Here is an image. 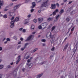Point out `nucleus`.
<instances>
[{"label": "nucleus", "mask_w": 78, "mask_h": 78, "mask_svg": "<svg viewBox=\"0 0 78 78\" xmlns=\"http://www.w3.org/2000/svg\"><path fill=\"white\" fill-rule=\"evenodd\" d=\"M48 1H49V0H47L46 2H43V4L41 5V7L43 6L45 7V6H47V3L48 2Z\"/></svg>", "instance_id": "nucleus-1"}, {"label": "nucleus", "mask_w": 78, "mask_h": 78, "mask_svg": "<svg viewBox=\"0 0 78 78\" xmlns=\"http://www.w3.org/2000/svg\"><path fill=\"white\" fill-rule=\"evenodd\" d=\"M34 37V35H31L29 37L27 38V39L26 40V41H28V40H30V39H32Z\"/></svg>", "instance_id": "nucleus-2"}, {"label": "nucleus", "mask_w": 78, "mask_h": 78, "mask_svg": "<svg viewBox=\"0 0 78 78\" xmlns=\"http://www.w3.org/2000/svg\"><path fill=\"white\" fill-rule=\"evenodd\" d=\"M30 22V19H27L25 20L24 21V24H27V23H28Z\"/></svg>", "instance_id": "nucleus-3"}, {"label": "nucleus", "mask_w": 78, "mask_h": 78, "mask_svg": "<svg viewBox=\"0 0 78 78\" xmlns=\"http://www.w3.org/2000/svg\"><path fill=\"white\" fill-rule=\"evenodd\" d=\"M11 25L10 27L11 28H13L14 27V21H12L11 22Z\"/></svg>", "instance_id": "nucleus-4"}, {"label": "nucleus", "mask_w": 78, "mask_h": 78, "mask_svg": "<svg viewBox=\"0 0 78 78\" xmlns=\"http://www.w3.org/2000/svg\"><path fill=\"white\" fill-rule=\"evenodd\" d=\"M20 6V5H16V6H15L14 7L13 10L14 11H15L16 9H17V8H19V7Z\"/></svg>", "instance_id": "nucleus-5"}, {"label": "nucleus", "mask_w": 78, "mask_h": 78, "mask_svg": "<svg viewBox=\"0 0 78 78\" xmlns=\"http://www.w3.org/2000/svg\"><path fill=\"white\" fill-rule=\"evenodd\" d=\"M51 8L52 9H55L56 8V4H52L51 5Z\"/></svg>", "instance_id": "nucleus-6"}, {"label": "nucleus", "mask_w": 78, "mask_h": 78, "mask_svg": "<svg viewBox=\"0 0 78 78\" xmlns=\"http://www.w3.org/2000/svg\"><path fill=\"white\" fill-rule=\"evenodd\" d=\"M64 12V9H62L61 10L60 12H59L60 15H59V16H61L62 14Z\"/></svg>", "instance_id": "nucleus-7"}, {"label": "nucleus", "mask_w": 78, "mask_h": 78, "mask_svg": "<svg viewBox=\"0 0 78 78\" xmlns=\"http://www.w3.org/2000/svg\"><path fill=\"white\" fill-rule=\"evenodd\" d=\"M18 59L16 61V64H18V63H19V61H20V56L19 55L18 57Z\"/></svg>", "instance_id": "nucleus-8"}, {"label": "nucleus", "mask_w": 78, "mask_h": 78, "mask_svg": "<svg viewBox=\"0 0 78 78\" xmlns=\"http://www.w3.org/2000/svg\"><path fill=\"white\" fill-rule=\"evenodd\" d=\"M38 20L39 21V23H41L43 20V18H40L38 19Z\"/></svg>", "instance_id": "nucleus-9"}, {"label": "nucleus", "mask_w": 78, "mask_h": 78, "mask_svg": "<svg viewBox=\"0 0 78 78\" xmlns=\"http://www.w3.org/2000/svg\"><path fill=\"white\" fill-rule=\"evenodd\" d=\"M3 1H0V9H1V6L3 5Z\"/></svg>", "instance_id": "nucleus-10"}, {"label": "nucleus", "mask_w": 78, "mask_h": 78, "mask_svg": "<svg viewBox=\"0 0 78 78\" xmlns=\"http://www.w3.org/2000/svg\"><path fill=\"white\" fill-rule=\"evenodd\" d=\"M58 12V9H57L55 10V11H54L53 12V15H54V16H55V15H56V12Z\"/></svg>", "instance_id": "nucleus-11"}, {"label": "nucleus", "mask_w": 78, "mask_h": 78, "mask_svg": "<svg viewBox=\"0 0 78 78\" xmlns=\"http://www.w3.org/2000/svg\"><path fill=\"white\" fill-rule=\"evenodd\" d=\"M69 46V44L67 43L66 45L65 46L64 49L63 50H66L67 48L68 47V46Z\"/></svg>", "instance_id": "nucleus-12"}, {"label": "nucleus", "mask_w": 78, "mask_h": 78, "mask_svg": "<svg viewBox=\"0 0 78 78\" xmlns=\"http://www.w3.org/2000/svg\"><path fill=\"white\" fill-rule=\"evenodd\" d=\"M19 17H16V19H15V20H13L14 22L15 21V22H18V21H19Z\"/></svg>", "instance_id": "nucleus-13"}, {"label": "nucleus", "mask_w": 78, "mask_h": 78, "mask_svg": "<svg viewBox=\"0 0 78 78\" xmlns=\"http://www.w3.org/2000/svg\"><path fill=\"white\" fill-rule=\"evenodd\" d=\"M28 45V43H27L26 44H25V45L24 46V48H21V50L22 51H23V50L24 49H25V47H26V46H27V45Z\"/></svg>", "instance_id": "nucleus-14"}, {"label": "nucleus", "mask_w": 78, "mask_h": 78, "mask_svg": "<svg viewBox=\"0 0 78 78\" xmlns=\"http://www.w3.org/2000/svg\"><path fill=\"white\" fill-rule=\"evenodd\" d=\"M36 6V4L35 2H33L32 3V6H31V8H33Z\"/></svg>", "instance_id": "nucleus-15"}, {"label": "nucleus", "mask_w": 78, "mask_h": 78, "mask_svg": "<svg viewBox=\"0 0 78 78\" xmlns=\"http://www.w3.org/2000/svg\"><path fill=\"white\" fill-rule=\"evenodd\" d=\"M41 25L43 27H46L47 25V23H44L42 24Z\"/></svg>", "instance_id": "nucleus-16"}, {"label": "nucleus", "mask_w": 78, "mask_h": 78, "mask_svg": "<svg viewBox=\"0 0 78 78\" xmlns=\"http://www.w3.org/2000/svg\"><path fill=\"white\" fill-rule=\"evenodd\" d=\"M9 14L10 16H14V14H15V13H14L12 12H9Z\"/></svg>", "instance_id": "nucleus-17"}, {"label": "nucleus", "mask_w": 78, "mask_h": 78, "mask_svg": "<svg viewBox=\"0 0 78 78\" xmlns=\"http://www.w3.org/2000/svg\"><path fill=\"white\" fill-rule=\"evenodd\" d=\"M31 30H33L34 29V26L33 25H31Z\"/></svg>", "instance_id": "nucleus-18"}, {"label": "nucleus", "mask_w": 78, "mask_h": 78, "mask_svg": "<svg viewBox=\"0 0 78 78\" xmlns=\"http://www.w3.org/2000/svg\"><path fill=\"white\" fill-rule=\"evenodd\" d=\"M53 20V18H48L47 19V20H48V21H51V20Z\"/></svg>", "instance_id": "nucleus-19"}, {"label": "nucleus", "mask_w": 78, "mask_h": 78, "mask_svg": "<svg viewBox=\"0 0 78 78\" xmlns=\"http://www.w3.org/2000/svg\"><path fill=\"white\" fill-rule=\"evenodd\" d=\"M43 75V74L42 73V74H41L39 75L38 76H37V78H40V77H41V76H42Z\"/></svg>", "instance_id": "nucleus-20"}, {"label": "nucleus", "mask_w": 78, "mask_h": 78, "mask_svg": "<svg viewBox=\"0 0 78 78\" xmlns=\"http://www.w3.org/2000/svg\"><path fill=\"white\" fill-rule=\"evenodd\" d=\"M77 49V47H75L74 48V52L75 53V51H76V50Z\"/></svg>", "instance_id": "nucleus-21"}, {"label": "nucleus", "mask_w": 78, "mask_h": 78, "mask_svg": "<svg viewBox=\"0 0 78 78\" xmlns=\"http://www.w3.org/2000/svg\"><path fill=\"white\" fill-rule=\"evenodd\" d=\"M55 28H56V27H55V26H53L52 27V30H51V32H52L53 31V30H55Z\"/></svg>", "instance_id": "nucleus-22"}, {"label": "nucleus", "mask_w": 78, "mask_h": 78, "mask_svg": "<svg viewBox=\"0 0 78 78\" xmlns=\"http://www.w3.org/2000/svg\"><path fill=\"white\" fill-rule=\"evenodd\" d=\"M30 58V56H28L26 57H25V56L24 58L25 59H28V58Z\"/></svg>", "instance_id": "nucleus-23"}, {"label": "nucleus", "mask_w": 78, "mask_h": 78, "mask_svg": "<svg viewBox=\"0 0 78 78\" xmlns=\"http://www.w3.org/2000/svg\"><path fill=\"white\" fill-rule=\"evenodd\" d=\"M66 21L67 22H69V21H70V19H69V18L68 17H67L66 19Z\"/></svg>", "instance_id": "nucleus-24"}, {"label": "nucleus", "mask_w": 78, "mask_h": 78, "mask_svg": "<svg viewBox=\"0 0 78 78\" xmlns=\"http://www.w3.org/2000/svg\"><path fill=\"white\" fill-rule=\"evenodd\" d=\"M8 17V16H7V15H4L3 16V17L4 18H5V19H6V18Z\"/></svg>", "instance_id": "nucleus-25"}, {"label": "nucleus", "mask_w": 78, "mask_h": 78, "mask_svg": "<svg viewBox=\"0 0 78 78\" xmlns=\"http://www.w3.org/2000/svg\"><path fill=\"white\" fill-rule=\"evenodd\" d=\"M37 48H36L34 49L32 51V52H35V51H37Z\"/></svg>", "instance_id": "nucleus-26"}, {"label": "nucleus", "mask_w": 78, "mask_h": 78, "mask_svg": "<svg viewBox=\"0 0 78 78\" xmlns=\"http://www.w3.org/2000/svg\"><path fill=\"white\" fill-rule=\"evenodd\" d=\"M33 66V63H31L30 65H29V67H31L32 66Z\"/></svg>", "instance_id": "nucleus-27"}, {"label": "nucleus", "mask_w": 78, "mask_h": 78, "mask_svg": "<svg viewBox=\"0 0 78 78\" xmlns=\"http://www.w3.org/2000/svg\"><path fill=\"white\" fill-rule=\"evenodd\" d=\"M3 65H1L0 66V69H2V68H3Z\"/></svg>", "instance_id": "nucleus-28"}, {"label": "nucleus", "mask_w": 78, "mask_h": 78, "mask_svg": "<svg viewBox=\"0 0 78 78\" xmlns=\"http://www.w3.org/2000/svg\"><path fill=\"white\" fill-rule=\"evenodd\" d=\"M38 28L40 30H41V29H42V26H41V25L39 26H38Z\"/></svg>", "instance_id": "nucleus-29"}, {"label": "nucleus", "mask_w": 78, "mask_h": 78, "mask_svg": "<svg viewBox=\"0 0 78 78\" xmlns=\"http://www.w3.org/2000/svg\"><path fill=\"white\" fill-rule=\"evenodd\" d=\"M34 22L35 23H36V22H37V20H36V19H34Z\"/></svg>", "instance_id": "nucleus-30"}, {"label": "nucleus", "mask_w": 78, "mask_h": 78, "mask_svg": "<svg viewBox=\"0 0 78 78\" xmlns=\"http://www.w3.org/2000/svg\"><path fill=\"white\" fill-rule=\"evenodd\" d=\"M71 10L72 9L71 8H69L68 9V11H69V12H70V11H71Z\"/></svg>", "instance_id": "nucleus-31"}, {"label": "nucleus", "mask_w": 78, "mask_h": 78, "mask_svg": "<svg viewBox=\"0 0 78 78\" xmlns=\"http://www.w3.org/2000/svg\"><path fill=\"white\" fill-rule=\"evenodd\" d=\"M41 41L42 42H45V41H46L45 39H42V40H41Z\"/></svg>", "instance_id": "nucleus-32"}, {"label": "nucleus", "mask_w": 78, "mask_h": 78, "mask_svg": "<svg viewBox=\"0 0 78 78\" xmlns=\"http://www.w3.org/2000/svg\"><path fill=\"white\" fill-rule=\"evenodd\" d=\"M75 29V27H73L71 30V31H73V30H74V29Z\"/></svg>", "instance_id": "nucleus-33"}, {"label": "nucleus", "mask_w": 78, "mask_h": 78, "mask_svg": "<svg viewBox=\"0 0 78 78\" xmlns=\"http://www.w3.org/2000/svg\"><path fill=\"white\" fill-rule=\"evenodd\" d=\"M6 40L7 41H10V39L9 38H7Z\"/></svg>", "instance_id": "nucleus-34"}, {"label": "nucleus", "mask_w": 78, "mask_h": 78, "mask_svg": "<svg viewBox=\"0 0 78 78\" xmlns=\"http://www.w3.org/2000/svg\"><path fill=\"white\" fill-rule=\"evenodd\" d=\"M14 16L12 17V18H11V20H14Z\"/></svg>", "instance_id": "nucleus-35"}, {"label": "nucleus", "mask_w": 78, "mask_h": 78, "mask_svg": "<svg viewBox=\"0 0 78 78\" xmlns=\"http://www.w3.org/2000/svg\"><path fill=\"white\" fill-rule=\"evenodd\" d=\"M58 18H59V15H58V16H56V19H58Z\"/></svg>", "instance_id": "nucleus-36"}, {"label": "nucleus", "mask_w": 78, "mask_h": 78, "mask_svg": "<svg viewBox=\"0 0 78 78\" xmlns=\"http://www.w3.org/2000/svg\"><path fill=\"white\" fill-rule=\"evenodd\" d=\"M26 31V30L25 29H23V33H25Z\"/></svg>", "instance_id": "nucleus-37"}, {"label": "nucleus", "mask_w": 78, "mask_h": 78, "mask_svg": "<svg viewBox=\"0 0 78 78\" xmlns=\"http://www.w3.org/2000/svg\"><path fill=\"white\" fill-rule=\"evenodd\" d=\"M73 2V1H71L68 3V4H69V5H70L71 4V3H72Z\"/></svg>", "instance_id": "nucleus-38"}, {"label": "nucleus", "mask_w": 78, "mask_h": 78, "mask_svg": "<svg viewBox=\"0 0 78 78\" xmlns=\"http://www.w3.org/2000/svg\"><path fill=\"white\" fill-rule=\"evenodd\" d=\"M30 17H31V15L30 14L28 15V16H27V17L28 18H30Z\"/></svg>", "instance_id": "nucleus-39"}, {"label": "nucleus", "mask_w": 78, "mask_h": 78, "mask_svg": "<svg viewBox=\"0 0 78 78\" xmlns=\"http://www.w3.org/2000/svg\"><path fill=\"white\" fill-rule=\"evenodd\" d=\"M55 50V47H53L52 48L51 50L52 51H53Z\"/></svg>", "instance_id": "nucleus-40"}, {"label": "nucleus", "mask_w": 78, "mask_h": 78, "mask_svg": "<svg viewBox=\"0 0 78 78\" xmlns=\"http://www.w3.org/2000/svg\"><path fill=\"white\" fill-rule=\"evenodd\" d=\"M12 5H13V4L12 3H11V4H10V5H9V6H12Z\"/></svg>", "instance_id": "nucleus-41"}, {"label": "nucleus", "mask_w": 78, "mask_h": 78, "mask_svg": "<svg viewBox=\"0 0 78 78\" xmlns=\"http://www.w3.org/2000/svg\"><path fill=\"white\" fill-rule=\"evenodd\" d=\"M23 29V28L22 27L20 29H19V30L20 31H22V30Z\"/></svg>", "instance_id": "nucleus-42"}, {"label": "nucleus", "mask_w": 78, "mask_h": 78, "mask_svg": "<svg viewBox=\"0 0 78 78\" xmlns=\"http://www.w3.org/2000/svg\"><path fill=\"white\" fill-rule=\"evenodd\" d=\"M30 1V0H26L25 1V3H27L28 2H29Z\"/></svg>", "instance_id": "nucleus-43"}, {"label": "nucleus", "mask_w": 78, "mask_h": 78, "mask_svg": "<svg viewBox=\"0 0 78 78\" xmlns=\"http://www.w3.org/2000/svg\"><path fill=\"white\" fill-rule=\"evenodd\" d=\"M18 70V69H16L15 70V71H14V72H16V73H17V70Z\"/></svg>", "instance_id": "nucleus-44"}, {"label": "nucleus", "mask_w": 78, "mask_h": 78, "mask_svg": "<svg viewBox=\"0 0 78 78\" xmlns=\"http://www.w3.org/2000/svg\"><path fill=\"white\" fill-rule=\"evenodd\" d=\"M62 39H61L60 40V43H61V42H62Z\"/></svg>", "instance_id": "nucleus-45"}, {"label": "nucleus", "mask_w": 78, "mask_h": 78, "mask_svg": "<svg viewBox=\"0 0 78 78\" xmlns=\"http://www.w3.org/2000/svg\"><path fill=\"white\" fill-rule=\"evenodd\" d=\"M20 47H21V45H20L18 46L17 48H19Z\"/></svg>", "instance_id": "nucleus-46"}, {"label": "nucleus", "mask_w": 78, "mask_h": 78, "mask_svg": "<svg viewBox=\"0 0 78 78\" xmlns=\"http://www.w3.org/2000/svg\"><path fill=\"white\" fill-rule=\"evenodd\" d=\"M71 34H72V32H71L69 34L68 37H70Z\"/></svg>", "instance_id": "nucleus-47"}, {"label": "nucleus", "mask_w": 78, "mask_h": 78, "mask_svg": "<svg viewBox=\"0 0 78 78\" xmlns=\"http://www.w3.org/2000/svg\"><path fill=\"white\" fill-rule=\"evenodd\" d=\"M67 37L64 40V41H66V40H67Z\"/></svg>", "instance_id": "nucleus-48"}, {"label": "nucleus", "mask_w": 78, "mask_h": 78, "mask_svg": "<svg viewBox=\"0 0 78 78\" xmlns=\"http://www.w3.org/2000/svg\"><path fill=\"white\" fill-rule=\"evenodd\" d=\"M41 0H37V1H38V2H41Z\"/></svg>", "instance_id": "nucleus-49"}, {"label": "nucleus", "mask_w": 78, "mask_h": 78, "mask_svg": "<svg viewBox=\"0 0 78 78\" xmlns=\"http://www.w3.org/2000/svg\"><path fill=\"white\" fill-rule=\"evenodd\" d=\"M14 39H15V40H17V37H14Z\"/></svg>", "instance_id": "nucleus-50"}, {"label": "nucleus", "mask_w": 78, "mask_h": 78, "mask_svg": "<svg viewBox=\"0 0 78 78\" xmlns=\"http://www.w3.org/2000/svg\"><path fill=\"white\" fill-rule=\"evenodd\" d=\"M30 62V60L28 59L27 60V62Z\"/></svg>", "instance_id": "nucleus-51"}, {"label": "nucleus", "mask_w": 78, "mask_h": 78, "mask_svg": "<svg viewBox=\"0 0 78 78\" xmlns=\"http://www.w3.org/2000/svg\"><path fill=\"white\" fill-rule=\"evenodd\" d=\"M20 40H21V41H23V38L21 37L20 38Z\"/></svg>", "instance_id": "nucleus-52"}, {"label": "nucleus", "mask_w": 78, "mask_h": 78, "mask_svg": "<svg viewBox=\"0 0 78 78\" xmlns=\"http://www.w3.org/2000/svg\"><path fill=\"white\" fill-rule=\"evenodd\" d=\"M33 11H34V9H32L31 10V12H32Z\"/></svg>", "instance_id": "nucleus-53"}, {"label": "nucleus", "mask_w": 78, "mask_h": 78, "mask_svg": "<svg viewBox=\"0 0 78 78\" xmlns=\"http://www.w3.org/2000/svg\"><path fill=\"white\" fill-rule=\"evenodd\" d=\"M8 68H11V66L10 65H9L8 66Z\"/></svg>", "instance_id": "nucleus-54"}, {"label": "nucleus", "mask_w": 78, "mask_h": 78, "mask_svg": "<svg viewBox=\"0 0 78 78\" xmlns=\"http://www.w3.org/2000/svg\"><path fill=\"white\" fill-rule=\"evenodd\" d=\"M67 1V0H63L64 2H66Z\"/></svg>", "instance_id": "nucleus-55"}, {"label": "nucleus", "mask_w": 78, "mask_h": 78, "mask_svg": "<svg viewBox=\"0 0 78 78\" xmlns=\"http://www.w3.org/2000/svg\"><path fill=\"white\" fill-rule=\"evenodd\" d=\"M2 74L0 75V78H2Z\"/></svg>", "instance_id": "nucleus-56"}, {"label": "nucleus", "mask_w": 78, "mask_h": 78, "mask_svg": "<svg viewBox=\"0 0 78 78\" xmlns=\"http://www.w3.org/2000/svg\"><path fill=\"white\" fill-rule=\"evenodd\" d=\"M2 50V47H0V51Z\"/></svg>", "instance_id": "nucleus-57"}, {"label": "nucleus", "mask_w": 78, "mask_h": 78, "mask_svg": "<svg viewBox=\"0 0 78 78\" xmlns=\"http://www.w3.org/2000/svg\"><path fill=\"white\" fill-rule=\"evenodd\" d=\"M76 63H78V60L77 59L76 61Z\"/></svg>", "instance_id": "nucleus-58"}, {"label": "nucleus", "mask_w": 78, "mask_h": 78, "mask_svg": "<svg viewBox=\"0 0 78 78\" xmlns=\"http://www.w3.org/2000/svg\"><path fill=\"white\" fill-rule=\"evenodd\" d=\"M18 44H21V42L20 41V42H18Z\"/></svg>", "instance_id": "nucleus-59"}, {"label": "nucleus", "mask_w": 78, "mask_h": 78, "mask_svg": "<svg viewBox=\"0 0 78 78\" xmlns=\"http://www.w3.org/2000/svg\"><path fill=\"white\" fill-rule=\"evenodd\" d=\"M7 10H8L7 9H4V11H7Z\"/></svg>", "instance_id": "nucleus-60"}, {"label": "nucleus", "mask_w": 78, "mask_h": 78, "mask_svg": "<svg viewBox=\"0 0 78 78\" xmlns=\"http://www.w3.org/2000/svg\"><path fill=\"white\" fill-rule=\"evenodd\" d=\"M12 2H15V1H17V0H12Z\"/></svg>", "instance_id": "nucleus-61"}, {"label": "nucleus", "mask_w": 78, "mask_h": 78, "mask_svg": "<svg viewBox=\"0 0 78 78\" xmlns=\"http://www.w3.org/2000/svg\"><path fill=\"white\" fill-rule=\"evenodd\" d=\"M41 12V10H39L38 11V12Z\"/></svg>", "instance_id": "nucleus-62"}, {"label": "nucleus", "mask_w": 78, "mask_h": 78, "mask_svg": "<svg viewBox=\"0 0 78 78\" xmlns=\"http://www.w3.org/2000/svg\"><path fill=\"white\" fill-rule=\"evenodd\" d=\"M43 46H45V44H43Z\"/></svg>", "instance_id": "nucleus-63"}, {"label": "nucleus", "mask_w": 78, "mask_h": 78, "mask_svg": "<svg viewBox=\"0 0 78 78\" xmlns=\"http://www.w3.org/2000/svg\"><path fill=\"white\" fill-rule=\"evenodd\" d=\"M10 64H11V66H12V64H13V62H12V63H11Z\"/></svg>", "instance_id": "nucleus-64"}]
</instances>
